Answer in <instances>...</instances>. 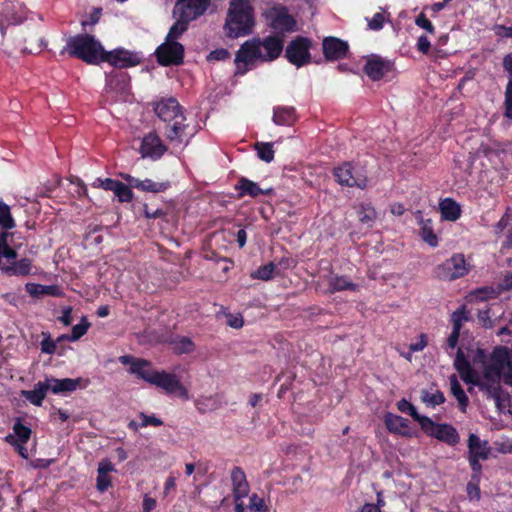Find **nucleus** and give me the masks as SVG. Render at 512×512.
I'll list each match as a JSON object with an SVG mask.
<instances>
[{
    "mask_svg": "<svg viewBox=\"0 0 512 512\" xmlns=\"http://www.w3.org/2000/svg\"><path fill=\"white\" fill-rule=\"evenodd\" d=\"M474 365H480L487 386V398L498 404L501 399V380L512 386V362L510 350L503 345L495 346L490 354L483 348H477L472 356Z\"/></svg>",
    "mask_w": 512,
    "mask_h": 512,
    "instance_id": "1",
    "label": "nucleus"
},
{
    "mask_svg": "<svg viewBox=\"0 0 512 512\" xmlns=\"http://www.w3.org/2000/svg\"><path fill=\"white\" fill-rule=\"evenodd\" d=\"M154 112L165 126V136L171 142H184L187 134V125L184 124L185 116L183 109L176 98H162L154 104Z\"/></svg>",
    "mask_w": 512,
    "mask_h": 512,
    "instance_id": "2",
    "label": "nucleus"
},
{
    "mask_svg": "<svg viewBox=\"0 0 512 512\" xmlns=\"http://www.w3.org/2000/svg\"><path fill=\"white\" fill-rule=\"evenodd\" d=\"M254 25V7L251 0H230L224 25L226 36L232 39L247 36Z\"/></svg>",
    "mask_w": 512,
    "mask_h": 512,
    "instance_id": "3",
    "label": "nucleus"
},
{
    "mask_svg": "<svg viewBox=\"0 0 512 512\" xmlns=\"http://www.w3.org/2000/svg\"><path fill=\"white\" fill-rule=\"evenodd\" d=\"M104 51L102 43L94 35L81 33L67 39L60 55L68 54L88 65H100L103 63Z\"/></svg>",
    "mask_w": 512,
    "mask_h": 512,
    "instance_id": "4",
    "label": "nucleus"
},
{
    "mask_svg": "<svg viewBox=\"0 0 512 512\" xmlns=\"http://www.w3.org/2000/svg\"><path fill=\"white\" fill-rule=\"evenodd\" d=\"M142 380L163 389L166 394H177L183 400L189 399L188 390L184 387L177 375L174 373H168L164 370H155L151 365L148 368L146 374L143 375Z\"/></svg>",
    "mask_w": 512,
    "mask_h": 512,
    "instance_id": "5",
    "label": "nucleus"
},
{
    "mask_svg": "<svg viewBox=\"0 0 512 512\" xmlns=\"http://www.w3.org/2000/svg\"><path fill=\"white\" fill-rule=\"evenodd\" d=\"M490 447L487 441H482L476 434L471 433L468 438V461L472 470V479L478 480L482 473L480 461L489 458Z\"/></svg>",
    "mask_w": 512,
    "mask_h": 512,
    "instance_id": "6",
    "label": "nucleus"
},
{
    "mask_svg": "<svg viewBox=\"0 0 512 512\" xmlns=\"http://www.w3.org/2000/svg\"><path fill=\"white\" fill-rule=\"evenodd\" d=\"M333 176L336 181L347 187H358L364 189L367 186V176L361 169L351 162H344L333 169Z\"/></svg>",
    "mask_w": 512,
    "mask_h": 512,
    "instance_id": "7",
    "label": "nucleus"
},
{
    "mask_svg": "<svg viewBox=\"0 0 512 512\" xmlns=\"http://www.w3.org/2000/svg\"><path fill=\"white\" fill-rule=\"evenodd\" d=\"M469 272L465 257L461 253L453 254L435 269L437 278L445 281H453L464 277Z\"/></svg>",
    "mask_w": 512,
    "mask_h": 512,
    "instance_id": "8",
    "label": "nucleus"
},
{
    "mask_svg": "<svg viewBox=\"0 0 512 512\" xmlns=\"http://www.w3.org/2000/svg\"><path fill=\"white\" fill-rule=\"evenodd\" d=\"M184 55L185 48L178 41L165 40L155 51L157 62L164 67L183 64Z\"/></svg>",
    "mask_w": 512,
    "mask_h": 512,
    "instance_id": "9",
    "label": "nucleus"
},
{
    "mask_svg": "<svg viewBox=\"0 0 512 512\" xmlns=\"http://www.w3.org/2000/svg\"><path fill=\"white\" fill-rule=\"evenodd\" d=\"M258 59L262 61V50L259 49V38L245 41L236 53V75H244L248 71L247 66L253 64L254 61Z\"/></svg>",
    "mask_w": 512,
    "mask_h": 512,
    "instance_id": "10",
    "label": "nucleus"
},
{
    "mask_svg": "<svg viewBox=\"0 0 512 512\" xmlns=\"http://www.w3.org/2000/svg\"><path fill=\"white\" fill-rule=\"evenodd\" d=\"M311 41L302 36L296 37L286 47L285 57L296 67H302L311 62Z\"/></svg>",
    "mask_w": 512,
    "mask_h": 512,
    "instance_id": "11",
    "label": "nucleus"
},
{
    "mask_svg": "<svg viewBox=\"0 0 512 512\" xmlns=\"http://www.w3.org/2000/svg\"><path fill=\"white\" fill-rule=\"evenodd\" d=\"M454 367L460 375V378L467 384L474 385L480 391L487 395V386L483 376L480 377L478 373L472 368L469 360L465 357L462 349H458L454 360Z\"/></svg>",
    "mask_w": 512,
    "mask_h": 512,
    "instance_id": "12",
    "label": "nucleus"
},
{
    "mask_svg": "<svg viewBox=\"0 0 512 512\" xmlns=\"http://www.w3.org/2000/svg\"><path fill=\"white\" fill-rule=\"evenodd\" d=\"M266 17L269 20V26L281 32H292L296 28V20L289 14L286 6L279 5L272 7Z\"/></svg>",
    "mask_w": 512,
    "mask_h": 512,
    "instance_id": "13",
    "label": "nucleus"
},
{
    "mask_svg": "<svg viewBox=\"0 0 512 512\" xmlns=\"http://www.w3.org/2000/svg\"><path fill=\"white\" fill-rule=\"evenodd\" d=\"M210 3L211 0H178L174 6L173 15L191 22L204 14Z\"/></svg>",
    "mask_w": 512,
    "mask_h": 512,
    "instance_id": "14",
    "label": "nucleus"
},
{
    "mask_svg": "<svg viewBox=\"0 0 512 512\" xmlns=\"http://www.w3.org/2000/svg\"><path fill=\"white\" fill-rule=\"evenodd\" d=\"M421 428L426 435L434 437L449 446H455L459 443V434L456 428L450 424H439L430 419V424L425 423L424 427Z\"/></svg>",
    "mask_w": 512,
    "mask_h": 512,
    "instance_id": "15",
    "label": "nucleus"
},
{
    "mask_svg": "<svg viewBox=\"0 0 512 512\" xmlns=\"http://www.w3.org/2000/svg\"><path fill=\"white\" fill-rule=\"evenodd\" d=\"M103 63H109L116 68H129L140 64L141 58L137 53L124 48H116L112 51H104Z\"/></svg>",
    "mask_w": 512,
    "mask_h": 512,
    "instance_id": "16",
    "label": "nucleus"
},
{
    "mask_svg": "<svg viewBox=\"0 0 512 512\" xmlns=\"http://www.w3.org/2000/svg\"><path fill=\"white\" fill-rule=\"evenodd\" d=\"M393 70V63L379 55H370L363 67V72L372 81H380L386 74Z\"/></svg>",
    "mask_w": 512,
    "mask_h": 512,
    "instance_id": "17",
    "label": "nucleus"
},
{
    "mask_svg": "<svg viewBox=\"0 0 512 512\" xmlns=\"http://www.w3.org/2000/svg\"><path fill=\"white\" fill-rule=\"evenodd\" d=\"M322 51L327 61H338L347 57L349 45L340 38L328 36L322 41Z\"/></svg>",
    "mask_w": 512,
    "mask_h": 512,
    "instance_id": "18",
    "label": "nucleus"
},
{
    "mask_svg": "<svg viewBox=\"0 0 512 512\" xmlns=\"http://www.w3.org/2000/svg\"><path fill=\"white\" fill-rule=\"evenodd\" d=\"M167 147L155 132L145 135L141 141L139 152L143 158L157 160L166 152Z\"/></svg>",
    "mask_w": 512,
    "mask_h": 512,
    "instance_id": "19",
    "label": "nucleus"
},
{
    "mask_svg": "<svg viewBox=\"0 0 512 512\" xmlns=\"http://www.w3.org/2000/svg\"><path fill=\"white\" fill-rule=\"evenodd\" d=\"M234 189L237 191L239 199L245 196L257 198L260 195L271 196L274 194V189L272 187L262 189L256 182L246 177H240L235 184Z\"/></svg>",
    "mask_w": 512,
    "mask_h": 512,
    "instance_id": "20",
    "label": "nucleus"
},
{
    "mask_svg": "<svg viewBox=\"0 0 512 512\" xmlns=\"http://www.w3.org/2000/svg\"><path fill=\"white\" fill-rule=\"evenodd\" d=\"M283 46L282 36L269 35L263 39L259 38V49H265V54L262 53V61L268 62L277 59L282 53Z\"/></svg>",
    "mask_w": 512,
    "mask_h": 512,
    "instance_id": "21",
    "label": "nucleus"
},
{
    "mask_svg": "<svg viewBox=\"0 0 512 512\" xmlns=\"http://www.w3.org/2000/svg\"><path fill=\"white\" fill-rule=\"evenodd\" d=\"M230 478L234 501H239L247 497L250 492V485L244 470L239 466H235L231 470Z\"/></svg>",
    "mask_w": 512,
    "mask_h": 512,
    "instance_id": "22",
    "label": "nucleus"
},
{
    "mask_svg": "<svg viewBox=\"0 0 512 512\" xmlns=\"http://www.w3.org/2000/svg\"><path fill=\"white\" fill-rule=\"evenodd\" d=\"M35 266L29 258L14 260L1 267V271L7 276L27 277L34 274Z\"/></svg>",
    "mask_w": 512,
    "mask_h": 512,
    "instance_id": "23",
    "label": "nucleus"
},
{
    "mask_svg": "<svg viewBox=\"0 0 512 512\" xmlns=\"http://www.w3.org/2000/svg\"><path fill=\"white\" fill-rule=\"evenodd\" d=\"M81 381H82L81 378H76V379H71V378L57 379L54 377H46L45 378V383L47 386H49V391L56 395L74 392L80 385Z\"/></svg>",
    "mask_w": 512,
    "mask_h": 512,
    "instance_id": "24",
    "label": "nucleus"
},
{
    "mask_svg": "<svg viewBox=\"0 0 512 512\" xmlns=\"http://www.w3.org/2000/svg\"><path fill=\"white\" fill-rule=\"evenodd\" d=\"M384 422L389 432L402 436H411L408 419L393 413H387Z\"/></svg>",
    "mask_w": 512,
    "mask_h": 512,
    "instance_id": "25",
    "label": "nucleus"
},
{
    "mask_svg": "<svg viewBox=\"0 0 512 512\" xmlns=\"http://www.w3.org/2000/svg\"><path fill=\"white\" fill-rule=\"evenodd\" d=\"M298 120L296 109L292 106H275L272 121L278 126H292Z\"/></svg>",
    "mask_w": 512,
    "mask_h": 512,
    "instance_id": "26",
    "label": "nucleus"
},
{
    "mask_svg": "<svg viewBox=\"0 0 512 512\" xmlns=\"http://www.w3.org/2000/svg\"><path fill=\"white\" fill-rule=\"evenodd\" d=\"M327 283L330 293L341 292V291H358L359 285L353 283L350 278L346 275H338L331 273L327 277Z\"/></svg>",
    "mask_w": 512,
    "mask_h": 512,
    "instance_id": "27",
    "label": "nucleus"
},
{
    "mask_svg": "<svg viewBox=\"0 0 512 512\" xmlns=\"http://www.w3.org/2000/svg\"><path fill=\"white\" fill-rule=\"evenodd\" d=\"M119 362L123 365H130L129 372L143 379L151 362L146 359L134 358L131 355H124L119 357Z\"/></svg>",
    "mask_w": 512,
    "mask_h": 512,
    "instance_id": "28",
    "label": "nucleus"
},
{
    "mask_svg": "<svg viewBox=\"0 0 512 512\" xmlns=\"http://www.w3.org/2000/svg\"><path fill=\"white\" fill-rule=\"evenodd\" d=\"M177 355L190 354L195 351V343L187 336L175 335L166 340Z\"/></svg>",
    "mask_w": 512,
    "mask_h": 512,
    "instance_id": "29",
    "label": "nucleus"
},
{
    "mask_svg": "<svg viewBox=\"0 0 512 512\" xmlns=\"http://www.w3.org/2000/svg\"><path fill=\"white\" fill-rule=\"evenodd\" d=\"M12 429L13 433L5 437V442L16 444V442L27 443L29 441L32 430L28 426L23 425L20 418H16Z\"/></svg>",
    "mask_w": 512,
    "mask_h": 512,
    "instance_id": "30",
    "label": "nucleus"
},
{
    "mask_svg": "<svg viewBox=\"0 0 512 512\" xmlns=\"http://www.w3.org/2000/svg\"><path fill=\"white\" fill-rule=\"evenodd\" d=\"M49 386L46 385L45 380L39 381L34 385L33 390H22L21 395L35 406H41L45 399Z\"/></svg>",
    "mask_w": 512,
    "mask_h": 512,
    "instance_id": "31",
    "label": "nucleus"
},
{
    "mask_svg": "<svg viewBox=\"0 0 512 512\" xmlns=\"http://www.w3.org/2000/svg\"><path fill=\"white\" fill-rule=\"evenodd\" d=\"M441 217L447 221H456L461 216V207L453 198H445L440 204Z\"/></svg>",
    "mask_w": 512,
    "mask_h": 512,
    "instance_id": "32",
    "label": "nucleus"
},
{
    "mask_svg": "<svg viewBox=\"0 0 512 512\" xmlns=\"http://www.w3.org/2000/svg\"><path fill=\"white\" fill-rule=\"evenodd\" d=\"M450 389L451 394L457 399L459 404V409L461 412L465 413L467 407L469 405V398L463 390L458 378L455 374L449 376Z\"/></svg>",
    "mask_w": 512,
    "mask_h": 512,
    "instance_id": "33",
    "label": "nucleus"
},
{
    "mask_svg": "<svg viewBox=\"0 0 512 512\" xmlns=\"http://www.w3.org/2000/svg\"><path fill=\"white\" fill-rule=\"evenodd\" d=\"M171 186L170 181L157 182L152 179L146 178L138 181L136 189L142 192L161 193L168 190Z\"/></svg>",
    "mask_w": 512,
    "mask_h": 512,
    "instance_id": "34",
    "label": "nucleus"
},
{
    "mask_svg": "<svg viewBox=\"0 0 512 512\" xmlns=\"http://www.w3.org/2000/svg\"><path fill=\"white\" fill-rule=\"evenodd\" d=\"M397 408L402 413L410 415L415 421H417L421 427H424L425 423L430 424V418L427 416L420 415L417 412L415 406L406 399H401L397 402Z\"/></svg>",
    "mask_w": 512,
    "mask_h": 512,
    "instance_id": "35",
    "label": "nucleus"
},
{
    "mask_svg": "<svg viewBox=\"0 0 512 512\" xmlns=\"http://www.w3.org/2000/svg\"><path fill=\"white\" fill-rule=\"evenodd\" d=\"M26 291L33 297H39L42 295L59 296L60 290L55 285H42L36 283H27L25 285Z\"/></svg>",
    "mask_w": 512,
    "mask_h": 512,
    "instance_id": "36",
    "label": "nucleus"
},
{
    "mask_svg": "<svg viewBox=\"0 0 512 512\" xmlns=\"http://www.w3.org/2000/svg\"><path fill=\"white\" fill-rule=\"evenodd\" d=\"M419 234L422 240L429 246L436 247L438 245V237L434 232L433 222L431 219H421Z\"/></svg>",
    "mask_w": 512,
    "mask_h": 512,
    "instance_id": "37",
    "label": "nucleus"
},
{
    "mask_svg": "<svg viewBox=\"0 0 512 512\" xmlns=\"http://www.w3.org/2000/svg\"><path fill=\"white\" fill-rule=\"evenodd\" d=\"M175 17L177 20L170 27L165 40L177 41V39L180 38L181 35L188 29V25H189L190 21H188L187 19H184L183 17H180V16H175Z\"/></svg>",
    "mask_w": 512,
    "mask_h": 512,
    "instance_id": "38",
    "label": "nucleus"
},
{
    "mask_svg": "<svg viewBox=\"0 0 512 512\" xmlns=\"http://www.w3.org/2000/svg\"><path fill=\"white\" fill-rule=\"evenodd\" d=\"M275 275H278L277 267L273 262L260 266L255 272L251 274L253 279L263 281L271 280Z\"/></svg>",
    "mask_w": 512,
    "mask_h": 512,
    "instance_id": "39",
    "label": "nucleus"
},
{
    "mask_svg": "<svg viewBox=\"0 0 512 512\" xmlns=\"http://www.w3.org/2000/svg\"><path fill=\"white\" fill-rule=\"evenodd\" d=\"M15 226L16 222L12 217L9 205L3 201H0V227L3 230H11Z\"/></svg>",
    "mask_w": 512,
    "mask_h": 512,
    "instance_id": "40",
    "label": "nucleus"
},
{
    "mask_svg": "<svg viewBox=\"0 0 512 512\" xmlns=\"http://www.w3.org/2000/svg\"><path fill=\"white\" fill-rule=\"evenodd\" d=\"M255 150L257 151V156L264 162L270 163L274 159L275 151L273 149L272 142H256Z\"/></svg>",
    "mask_w": 512,
    "mask_h": 512,
    "instance_id": "41",
    "label": "nucleus"
},
{
    "mask_svg": "<svg viewBox=\"0 0 512 512\" xmlns=\"http://www.w3.org/2000/svg\"><path fill=\"white\" fill-rule=\"evenodd\" d=\"M113 193L121 203H129L133 200L134 197L132 189L121 181H119V183L116 185Z\"/></svg>",
    "mask_w": 512,
    "mask_h": 512,
    "instance_id": "42",
    "label": "nucleus"
},
{
    "mask_svg": "<svg viewBox=\"0 0 512 512\" xmlns=\"http://www.w3.org/2000/svg\"><path fill=\"white\" fill-rule=\"evenodd\" d=\"M90 326L91 323L85 316H83L80 323L72 327V331L70 334V342H75L79 340L81 337H83L87 333Z\"/></svg>",
    "mask_w": 512,
    "mask_h": 512,
    "instance_id": "43",
    "label": "nucleus"
},
{
    "mask_svg": "<svg viewBox=\"0 0 512 512\" xmlns=\"http://www.w3.org/2000/svg\"><path fill=\"white\" fill-rule=\"evenodd\" d=\"M499 294L500 291L498 288L495 289L491 286L480 287L473 292V295L480 301H487L489 299L497 298Z\"/></svg>",
    "mask_w": 512,
    "mask_h": 512,
    "instance_id": "44",
    "label": "nucleus"
},
{
    "mask_svg": "<svg viewBox=\"0 0 512 512\" xmlns=\"http://www.w3.org/2000/svg\"><path fill=\"white\" fill-rule=\"evenodd\" d=\"M357 213L359 221L363 224L370 225L376 218V211L370 205H361Z\"/></svg>",
    "mask_w": 512,
    "mask_h": 512,
    "instance_id": "45",
    "label": "nucleus"
},
{
    "mask_svg": "<svg viewBox=\"0 0 512 512\" xmlns=\"http://www.w3.org/2000/svg\"><path fill=\"white\" fill-rule=\"evenodd\" d=\"M504 116L512 119V78H509L504 93Z\"/></svg>",
    "mask_w": 512,
    "mask_h": 512,
    "instance_id": "46",
    "label": "nucleus"
},
{
    "mask_svg": "<svg viewBox=\"0 0 512 512\" xmlns=\"http://www.w3.org/2000/svg\"><path fill=\"white\" fill-rule=\"evenodd\" d=\"M43 340L41 341V352L45 354H54L57 349V343L51 338L49 332H42Z\"/></svg>",
    "mask_w": 512,
    "mask_h": 512,
    "instance_id": "47",
    "label": "nucleus"
},
{
    "mask_svg": "<svg viewBox=\"0 0 512 512\" xmlns=\"http://www.w3.org/2000/svg\"><path fill=\"white\" fill-rule=\"evenodd\" d=\"M479 477H481V475ZM479 482H480V478H478V480H473L471 478V481H469L467 483L466 491H467V495L470 500H476V501L480 500L481 490H480Z\"/></svg>",
    "mask_w": 512,
    "mask_h": 512,
    "instance_id": "48",
    "label": "nucleus"
},
{
    "mask_svg": "<svg viewBox=\"0 0 512 512\" xmlns=\"http://www.w3.org/2000/svg\"><path fill=\"white\" fill-rule=\"evenodd\" d=\"M423 401L435 407L437 405H441L446 401L444 393L441 391H436L435 393L426 392L423 396Z\"/></svg>",
    "mask_w": 512,
    "mask_h": 512,
    "instance_id": "49",
    "label": "nucleus"
},
{
    "mask_svg": "<svg viewBox=\"0 0 512 512\" xmlns=\"http://www.w3.org/2000/svg\"><path fill=\"white\" fill-rule=\"evenodd\" d=\"M249 508L255 512H266L268 510L264 499L255 493L249 498Z\"/></svg>",
    "mask_w": 512,
    "mask_h": 512,
    "instance_id": "50",
    "label": "nucleus"
},
{
    "mask_svg": "<svg viewBox=\"0 0 512 512\" xmlns=\"http://www.w3.org/2000/svg\"><path fill=\"white\" fill-rule=\"evenodd\" d=\"M415 24L422 28V29H425L429 34H434L435 33V27L434 25L432 24V22L426 17V15L424 13H420L416 19H415Z\"/></svg>",
    "mask_w": 512,
    "mask_h": 512,
    "instance_id": "51",
    "label": "nucleus"
},
{
    "mask_svg": "<svg viewBox=\"0 0 512 512\" xmlns=\"http://www.w3.org/2000/svg\"><path fill=\"white\" fill-rule=\"evenodd\" d=\"M230 58V52L225 48H219L211 51L207 55V61H225Z\"/></svg>",
    "mask_w": 512,
    "mask_h": 512,
    "instance_id": "52",
    "label": "nucleus"
},
{
    "mask_svg": "<svg viewBox=\"0 0 512 512\" xmlns=\"http://www.w3.org/2000/svg\"><path fill=\"white\" fill-rule=\"evenodd\" d=\"M139 418L142 419L140 427L155 426L159 427L163 425V421L155 415H146L143 412L139 414Z\"/></svg>",
    "mask_w": 512,
    "mask_h": 512,
    "instance_id": "53",
    "label": "nucleus"
},
{
    "mask_svg": "<svg viewBox=\"0 0 512 512\" xmlns=\"http://www.w3.org/2000/svg\"><path fill=\"white\" fill-rule=\"evenodd\" d=\"M385 22V17L383 13L377 12L373 15V17L368 20V27L371 30L379 31L383 28Z\"/></svg>",
    "mask_w": 512,
    "mask_h": 512,
    "instance_id": "54",
    "label": "nucleus"
},
{
    "mask_svg": "<svg viewBox=\"0 0 512 512\" xmlns=\"http://www.w3.org/2000/svg\"><path fill=\"white\" fill-rule=\"evenodd\" d=\"M111 486V478L109 475L97 473L96 487L99 492H105Z\"/></svg>",
    "mask_w": 512,
    "mask_h": 512,
    "instance_id": "55",
    "label": "nucleus"
},
{
    "mask_svg": "<svg viewBox=\"0 0 512 512\" xmlns=\"http://www.w3.org/2000/svg\"><path fill=\"white\" fill-rule=\"evenodd\" d=\"M72 307L66 306L62 309V315L57 317V321L61 322L64 326H70L73 321Z\"/></svg>",
    "mask_w": 512,
    "mask_h": 512,
    "instance_id": "56",
    "label": "nucleus"
},
{
    "mask_svg": "<svg viewBox=\"0 0 512 512\" xmlns=\"http://www.w3.org/2000/svg\"><path fill=\"white\" fill-rule=\"evenodd\" d=\"M417 49L421 53L427 55L431 48V42L426 35H421L417 41Z\"/></svg>",
    "mask_w": 512,
    "mask_h": 512,
    "instance_id": "57",
    "label": "nucleus"
},
{
    "mask_svg": "<svg viewBox=\"0 0 512 512\" xmlns=\"http://www.w3.org/2000/svg\"><path fill=\"white\" fill-rule=\"evenodd\" d=\"M428 344L427 335L422 333L419 336V340L415 343H411L409 349L411 352H420L422 351Z\"/></svg>",
    "mask_w": 512,
    "mask_h": 512,
    "instance_id": "58",
    "label": "nucleus"
},
{
    "mask_svg": "<svg viewBox=\"0 0 512 512\" xmlns=\"http://www.w3.org/2000/svg\"><path fill=\"white\" fill-rule=\"evenodd\" d=\"M144 215L147 219H157L165 215L163 209L152 210L147 204L143 205Z\"/></svg>",
    "mask_w": 512,
    "mask_h": 512,
    "instance_id": "59",
    "label": "nucleus"
},
{
    "mask_svg": "<svg viewBox=\"0 0 512 512\" xmlns=\"http://www.w3.org/2000/svg\"><path fill=\"white\" fill-rule=\"evenodd\" d=\"M498 290L501 292L512 290V272H507L501 283L498 284Z\"/></svg>",
    "mask_w": 512,
    "mask_h": 512,
    "instance_id": "60",
    "label": "nucleus"
},
{
    "mask_svg": "<svg viewBox=\"0 0 512 512\" xmlns=\"http://www.w3.org/2000/svg\"><path fill=\"white\" fill-rule=\"evenodd\" d=\"M227 324L232 328L239 329L243 327L244 320L241 315L229 314L227 317Z\"/></svg>",
    "mask_w": 512,
    "mask_h": 512,
    "instance_id": "61",
    "label": "nucleus"
},
{
    "mask_svg": "<svg viewBox=\"0 0 512 512\" xmlns=\"http://www.w3.org/2000/svg\"><path fill=\"white\" fill-rule=\"evenodd\" d=\"M114 465L108 459H105L99 463L97 473L109 475L110 472L114 471Z\"/></svg>",
    "mask_w": 512,
    "mask_h": 512,
    "instance_id": "62",
    "label": "nucleus"
},
{
    "mask_svg": "<svg viewBox=\"0 0 512 512\" xmlns=\"http://www.w3.org/2000/svg\"><path fill=\"white\" fill-rule=\"evenodd\" d=\"M503 69L509 74V78H512V52L506 54L502 60Z\"/></svg>",
    "mask_w": 512,
    "mask_h": 512,
    "instance_id": "63",
    "label": "nucleus"
},
{
    "mask_svg": "<svg viewBox=\"0 0 512 512\" xmlns=\"http://www.w3.org/2000/svg\"><path fill=\"white\" fill-rule=\"evenodd\" d=\"M156 507V500L145 495L142 503L143 512H150Z\"/></svg>",
    "mask_w": 512,
    "mask_h": 512,
    "instance_id": "64",
    "label": "nucleus"
}]
</instances>
